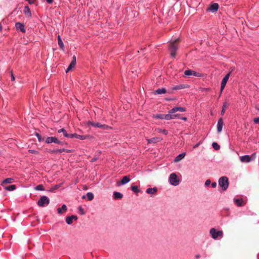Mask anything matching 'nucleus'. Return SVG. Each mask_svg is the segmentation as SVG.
Returning a JSON list of instances; mask_svg holds the SVG:
<instances>
[{
    "label": "nucleus",
    "mask_w": 259,
    "mask_h": 259,
    "mask_svg": "<svg viewBox=\"0 0 259 259\" xmlns=\"http://www.w3.org/2000/svg\"><path fill=\"white\" fill-rule=\"evenodd\" d=\"M192 70L188 69L186 70L184 72V74L186 76H191L192 75Z\"/></svg>",
    "instance_id": "4c0bfd02"
},
{
    "label": "nucleus",
    "mask_w": 259,
    "mask_h": 259,
    "mask_svg": "<svg viewBox=\"0 0 259 259\" xmlns=\"http://www.w3.org/2000/svg\"><path fill=\"white\" fill-rule=\"evenodd\" d=\"M178 39L172 41L169 44V50L170 52V56L172 58H175L176 55V52L178 50Z\"/></svg>",
    "instance_id": "f03ea898"
},
{
    "label": "nucleus",
    "mask_w": 259,
    "mask_h": 259,
    "mask_svg": "<svg viewBox=\"0 0 259 259\" xmlns=\"http://www.w3.org/2000/svg\"><path fill=\"white\" fill-rule=\"evenodd\" d=\"M11 80H15V76H14V74H13L12 72L11 73Z\"/></svg>",
    "instance_id": "6e6d98bb"
},
{
    "label": "nucleus",
    "mask_w": 259,
    "mask_h": 259,
    "mask_svg": "<svg viewBox=\"0 0 259 259\" xmlns=\"http://www.w3.org/2000/svg\"><path fill=\"white\" fill-rule=\"evenodd\" d=\"M192 75L194 76H197V77H200L201 76V75L198 72H197L196 71H192Z\"/></svg>",
    "instance_id": "79ce46f5"
},
{
    "label": "nucleus",
    "mask_w": 259,
    "mask_h": 259,
    "mask_svg": "<svg viewBox=\"0 0 259 259\" xmlns=\"http://www.w3.org/2000/svg\"><path fill=\"white\" fill-rule=\"evenodd\" d=\"M28 2L29 4H34L35 0H26Z\"/></svg>",
    "instance_id": "8fccbe9b"
},
{
    "label": "nucleus",
    "mask_w": 259,
    "mask_h": 259,
    "mask_svg": "<svg viewBox=\"0 0 259 259\" xmlns=\"http://www.w3.org/2000/svg\"><path fill=\"white\" fill-rule=\"evenodd\" d=\"M156 131L159 133H162L165 135H166L168 134V131L167 130H162L160 128H156Z\"/></svg>",
    "instance_id": "2f4dec72"
},
{
    "label": "nucleus",
    "mask_w": 259,
    "mask_h": 259,
    "mask_svg": "<svg viewBox=\"0 0 259 259\" xmlns=\"http://www.w3.org/2000/svg\"><path fill=\"white\" fill-rule=\"evenodd\" d=\"M2 26L1 23H0V31L2 30Z\"/></svg>",
    "instance_id": "bf43d9fd"
},
{
    "label": "nucleus",
    "mask_w": 259,
    "mask_h": 259,
    "mask_svg": "<svg viewBox=\"0 0 259 259\" xmlns=\"http://www.w3.org/2000/svg\"><path fill=\"white\" fill-rule=\"evenodd\" d=\"M258 110L259 111V109H258Z\"/></svg>",
    "instance_id": "e2e57ef3"
},
{
    "label": "nucleus",
    "mask_w": 259,
    "mask_h": 259,
    "mask_svg": "<svg viewBox=\"0 0 259 259\" xmlns=\"http://www.w3.org/2000/svg\"><path fill=\"white\" fill-rule=\"evenodd\" d=\"M131 181V179L129 176H125L122 178L120 181V185H125Z\"/></svg>",
    "instance_id": "dca6fc26"
},
{
    "label": "nucleus",
    "mask_w": 259,
    "mask_h": 259,
    "mask_svg": "<svg viewBox=\"0 0 259 259\" xmlns=\"http://www.w3.org/2000/svg\"><path fill=\"white\" fill-rule=\"evenodd\" d=\"M85 198V195H83L82 196V199H84Z\"/></svg>",
    "instance_id": "680f3d73"
},
{
    "label": "nucleus",
    "mask_w": 259,
    "mask_h": 259,
    "mask_svg": "<svg viewBox=\"0 0 259 259\" xmlns=\"http://www.w3.org/2000/svg\"><path fill=\"white\" fill-rule=\"evenodd\" d=\"M88 124L91 125L94 127H97L99 128H104L105 126H106V125L102 124L101 123L99 122H94L92 121H89Z\"/></svg>",
    "instance_id": "f8f14e48"
},
{
    "label": "nucleus",
    "mask_w": 259,
    "mask_h": 259,
    "mask_svg": "<svg viewBox=\"0 0 259 259\" xmlns=\"http://www.w3.org/2000/svg\"><path fill=\"white\" fill-rule=\"evenodd\" d=\"M199 257H200V255H199V254L196 255V257L197 258H199Z\"/></svg>",
    "instance_id": "052dcab7"
},
{
    "label": "nucleus",
    "mask_w": 259,
    "mask_h": 259,
    "mask_svg": "<svg viewBox=\"0 0 259 259\" xmlns=\"http://www.w3.org/2000/svg\"><path fill=\"white\" fill-rule=\"evenodd\" d=\"M58 133H62L63 134L64 136L65 137H66V138H68V136H67V135H69V134H67L66 131L64 128H63L59 130L58 131Z\"/></svg>",
    "instance_id": "c756f323"
},
{
    "label": "nucleus",
    "mask_w": 259,
    "mask_h": 259,
    "mask_svg": "<svg viewBox=\"0 0 259 259\" xmlns=\"http://www.w3.org/2000/svg\"><path fill=\"white\" fill-rule=\"evenodd\" d=\"M58 45L59 46L60 48L62 50H64V44H63V42L62 41V39H61V38L60 37V35H58Z\"/></svg>",
    "instance_id": "bb28decb"
},
{
    "label": "nucleus",
    "mask_w": 259,
    "mask_h": 259,
    "mask_svg": "<svg viewBox=\"0 0 259 259\" xmlns=\"http://www.w3.org/2000/svg\"><path fill=\"white\" fill-rule=\"evenodd\" d=\"M131 190L136 193H138L139 192L138 187L137 186H132Z\"/></svg>",
    "instance_id": "58836bf2"
},
{
    "label": "nucleus",
    "mask_w": 259,
    "mask_h": 259,
    "mask_svg": "<svg viewBox=\"0 0 259 259\" xmlns=\"http://www.w3.org/2000/svg\"><path fill=\"white\" fill-rule=\"evenodd\" d=\"M24 14L29 17H31V11L28 6H25L24 10Z\"/></svg>",
    "instance_id": "393cba45"
},
{
    "label": "nucleus",
    "mask_w": 259,
    "mask_h": 259,
    "mask_svg": "<svg viewBox=\"0 0 259 259\" xmlns=\"http://www.w3.org/2000/svg\"><path fill=\"white\" fill-rule=\"evenodd\" d=\"M210 234L213 239H221L223 237V232L221 230H217L215 228H211L210 230Z\"/></svg>",
    "instance_id": "f257e3e1"
},
{
    "label": "nucleus",
    "mask_w": 259,
    "mask_h": 259,
    "mask_svg": "<svg viewBox=\"0 0 259 259\" xmlns=\"http://www.w3.org/2000/svg\"><path fill=\"white\" fill-rule=\"evenodd\" d=\"M200 144V143H197L196 144H195L194 146H193V148L195 149V148H196L197 147H198Z\"/></svg>",
    "instance_id": "864d4df0"
},
{
    "label": "nucleus",
    "mask_w": 259,
    "mask_h": 259,
    "mask_svg": "<svg viewBox=\"0 0 259 259\" xmlns=\"http://www.w3.org/2000/svg\"><path fill=\"white\" fill-rule=\"evenodd\" d=\"M229 76H230V73L227 74L222 80L221 85V90H220V91H221L220 95H221L222 92L223 91V90L226 85V83L229 79Z\"/></svg>",
    "instance_id": "423d86ee"
},
{
    "label": "nucleus",
    "mask_w": 259,
    "mask_h": 259,
    "mask_svg": "<svg viewBox=\"0 0 259 259\" xmlns=\"http://www.w3.org/2000/svg\"><path fill=\"white\" fill-rule=\"evenodd\" d=\"M28 152L30 153L35 154H37L38 153V151L35 150H32V149H29L28 150Z\"/></svg>",
    "instance_id": "c03bdc74"
},
{
    "label": "nucleus",
    "mask_w": 259,
    "mask_h": 259,
    "mask_svg": "<svg viewBox=\"0 0 259 259\" xmlns=\"http://www.w3.org/2000/svg\"><path fill=\"white\" fill-rule=\"evenodd\" d=\"M185 155H186L185 152H183V153H182L179 154L175 157V158L174 159V162H178L181 161L182 159H183L185 157Z\"/></svg>",
    "instance_id": "2eb2a0df"
},
{
    "label": "nucleus",
    "mask_w": 259,
    "mask_h": 259,
    "mask_svg": "<svg viewBox=\"0 0 259 259\" xmlns=\"http://www.w3.org/2000/svg\"><path fill=\"white\" fill-rule=\"evenodd\" d=\"M35 189L37 191H42L44 190V188L42 185H38L35 188Z\"/></svg>",
    "instance_id": "ea45409f"
},
{
    "label": "nucleus",
    "mask_w": 259,
    "mask_h": 259,
    "mask_svg": "<svg viewBox=\"0 0 259 259\" xmlns=\"http://www.w3.org/2000/svg\"><path fill=\"white\" fill-rule=\"evenodd\" d=\"M15 26L17 29L20 30L21 31L23 32H25V26L22 23L17 22L15 24Z\"/></svg>",
    "instance_id": "f3484780"
},
{
    "label": "nucleus",
    "mask_w": 259,
    "mask_h": 259,
    "mask_svg": "<svg viewBox=\"0 0 259 259\" xmlns=\"http://www.w3.org/2000/svg\"><path fill=\"white\" fill-rule=\"evenodd\" d=\"M234 202L235 203V204L236 205H237L238 206H243L245 204L244 202L243 201V200H242V198H240V199L235 198L234 199Z\"/></svg>",
    "instance_id": "6ab92c4d"
},
{
    "label": "nucleus",
    "mask_w": 259,
    "mask_h": 259,
    "mask_svg": "<svg viewBox=\"0 0 259 259\" xmlns=\"http://www.w3.org/2000/svg\"><path fill=\"white\" fill-rule=\"evenodd\" d=\"M227 106H228V104H227V103L226 102L224 103L223 105V107H222V111H221V114L222 115H224V114L225 113V111H226V109L227 107Z\"/></svg>",
    "instance_id": "c9c22d12"
},
{
    "label": "nucleus",
    "mask_w": 259,
    "mask_h": 259,
    "mask_svg": "<svg viewBox=\"0 0 259 259\" xmlns=\"http://www.w3.org/2000/svg\"><path fill=\"white\" fill-rule=\"evenodd\" d=\"M161 139L159 138H152L151 139H147V141L148 143H156L157 142H158L160 141Z\"/></svg>",
    "instance_id": "412c9836"
},
{
    "label": "nucleus",
    "mask_w": 259,
    "mask_h": 259,
    "mask_svg": "<svg viewBox=\"0 0 259 259\" xmlns=\"http://www.w3.org/2000/svg\"><path fill=\"white\" fill-rule=\"evenodd\" d=\"M219 9V5L217 3H214L212 4L210 7L209 8L208 10L209 11H211L213 12L217 11Z\"/></svg>",
    "instance_id": "aec40b11"
},
{
    "label": "nucleus",
    "mask_w": 259,
    "mask_h": 259,
    "mask_svg": "<svg viewBox=\"0 0 259 259\" xmlns=\"http://www.w3.org/2000/svg\"><path fill=\"white\" fill-rule=\"evenodd\" d=\"M67 136H68V138H74L81 140H85L86 139V136L78 135L77 134H69V135H67Z\"/></svg>",
    "instance_id": "6e6552de"
},
{
    "label": "nucleus",
    "mask_w": 259,
    "mask_h": 259,
    "mask_svg": "<svg viewBox=\"0 0 259 259\" xmlns=\"http://www.w3.org/2000/svg\"><path fill=\"white\" fill-rule=\"evenodd\" d=\"M77 219V217L76 215H71L69 217H67L66 218V223L68 225H70L73 223V220H76Z\"/></svg>",
    "instance_id": "ddd939ff"
},
{
    "label": "nucleus",
    "mask_w": 259,
    "mask_h": 259,
    "mask_svg": "<svg viewBox=\"0 0 259 259\" xmlns=\"http://www.w3.org/2000/svg\"><path fill=\"white\" fill-rule=\"evenodd\" d=\"M219 185L224 191L226 190L229 186L228 179L227 177H222L219 180Z\"/></svg>",
    "instance_id": "7ed1b4c3"
},
{
    "label": "nucleus",
    "mask_w": 259,
    "mask_h": 259,
    "mask_svg": "<svg viewBox=\"0 0 259 259\" xmlns=\"http://www.w3.org/2000/svg\"><path fill=\"white\" fill-rule=\"evenodd\" d=\"M240 161L243 163H248L252 160L251 157L248 155H245L240 157Z\"/></svg>",
    "instance_id": "1a4fd4ad"
},
{
    "label": "nucleus",
    "mask_w": 259,
    "mask_h": 259,
    "mask_svg": "<svg viewBox=\"0 0 259 259\" xmlns=\"http://www.w3.org/2000/svg\"><path fill=\"white\" fill-rule=\"evenodd\" d=\"M169 182L171 185L174 186H177L179 185L180 181L175 173H172L170 175L169 177Z\"/></svg>",
    "instance_id": "39448f33"
},
{
    "label": "nucleus",
    "mask_w": 259,
    "mask_h": 259,
    "mask_svg": "<svg viewBox=\"0 0 259 259\" xmlns=\"http://www.w3.org/2000/svg\"><path fill=\"white\" fill-rule=\"evenodd\" d=\"M35 135H36V137L37 138L38 141L39 142H40L42 141V139L41 138V136L39 134L36 133Z\"/></svg>",
    "instance_id": "37998d69"
},
{
    "label": "nucleus",
    "mask_w": 259,
    "mask_h": 259,
    "mask_svg": "<svg viewBox=\"0 0 259 259\" xmlns=\"http://www.w3.org/2000/svg\"><path fill=\"white\" fill-rule=\"evenodd\" d=\"M211 184V181L210 180H207L205 182V186L206 187L208 186Z\"/></svg>",
    "instance_id": "a18cd8bd"
},
{
    "label": "nucleus",
    "mask_w": 259,
    "mask_h": 259,
    "mask_svg": "<svg viewBox=\"0 0 259 259\" xmlns=\"http://www.w3.org/2000/svg\"><path fill=\"white\" fill-rule=\"evenodd\" d=\"M212 146L213 148V149L216 150H218L220 149V146L216 142H213L212 144Z\"/></svg>",
    "instance_id": "e433bc0d"
},
{
    "label": "nucleus",
    "mask_w": 259,
    "mask_h": 259,
    "mask_svg": "<svg viewBox=\"0 0 259 259\" xmlns=\"http://www.w3.org/2000/svg\"><path fill=\"white\" fill-rule=\"evenodd\" d=\"M188 87V85L187 84H179V85H177L174 86V87H172V90H179L186 89V88H187Z\"/></svg>",
    "instance_id": "a211bd4d"
},
{
    "label": "nucleus",
    "mask_w": 259,
    "mask_h": 259,
    "mask_svg": "<svg viewBox=\"0 0 259 259\" xmlns=\"http://www.w3.org/2000/svg\"><path fill=\"white\" fill-rule=\"evenodd\" d=\"M180 118L184 121H186L187 120V118L186 117H180Z\"/></svg>",
    "instance_id": "4d7b16f0"
},
{
    "label": "nucleus",
    "mask_w": 259,
    "mask_h": 259,
    "mask_svg": "<svg viewBox=\"0 0 259 259\" xmlns=\"http://www.w3.org/2000/svg\"><path fill=\"white\" fill-rule=\"evenodd\" d=\"M50 152L51 153H54V154H58V153H59V152L58 151V149L51 150V151H50Z\"/></svg>",
    "instance_id": "09e8293b"
},
{
    "label": "nucleus",
    "mask_w": 259,
    "mask_h": 259,
    "mask_svg": "<svg viewBox=\"0 0 259 259\" xmlns=\"http://www.w3.org/2000/svg\"><path fill=\"white\" fill-rule=\"evenodd\" d=\"M223 125L224 122L223 119L222 118L219 119L217 123V131L218 133H220L222 132Z\"/></svg>",
    "instance_id": "9d476101"
},
{
    "label": "nucleus",
    "mask_w": 259,
    "mask_h": 259,
    "mask_svg": "<svg viewBox=\"0 0 259 259\" xmlns=\"http://www.w3.org/2000/svg\"><path fill=\"white\" fill-rule=\"evenodd\" d=\"M50 203V199L46 196H41L37 201V205L40 207H45Z\"/></svg>",
    "instance_id": "20e7f679"
},
{
    "label": "nucleus",
    "mask_w": 259,
    "mask_h": 259,
    "mask_svg": "<svg viewBox=\"0 0 259 259\" xmlns=\"http://www.w3.org/2000/svg\"><path fill=\"white\" fill-rule=\"evenodd\" d=\"M153 117L157 119H164L163 114H157L153 115Z\"/></svg>",
    "instance_id": "72a5a7b5"
},
{
    "label": "nucleus",
    "mask_w": 259,
    "mask_h": 259,
    "mask_svg": "<svg viewBox=\"0 0 259 259\" xmlns=\"http://www.w3.org/2000/svg\"><path fill=\"white\" fill-rule=\"evenodd\" d=\"M211 187L212 188H215L217 187V183L216 182H213L211 184Z\"/></svg>",
    "instance_id": "3c124183"
},
{
    "label": "nucleus",
    "mask_w": 259,
    "mask_h": 259,
    "mask_svg": "<svg viewBox=\"0 0 259 259\" xmlns=\"http://www.w3.org/2000/svg\"><path fill=\"white\" fill-rule=\"evenodd\" d=\"M87 197L89 201H91L94 199V194L92 192H88L87 194Z\"/></svg>",
    "instance_id": "473e14b6"
},
{
    "label": "nucleus",
    "mask_w": 259,
    "mask_h": 259,
    "mask_svg": "<svg viewBox=\"0 0 259 259\" xmlns=\"http://www.w3.org/2000/svg\"><path fill=\"white\" fill-rule=\"evenodd\" d=\"M250 157H251V159H252V160H253L254 159H255V158L256 157V154L255 153L252 154Z\"/></svg>",
    "instance_id": "603ef678"
},
{
    "label": "nucleus",
    "mask_w": 259,
    "mask_h": 259,
    "mask_svg": "<svg viewBox=\"0 0 259 259\" xmlns=\"http://www.w3.org/2000/svg\"><path fill=\"white\" fill-rule=\"evenodd\" d=\"M76 64V57L75 56H74L72 58V60L71 62V63L69 64V66L67 68L66 70V72H68L70 70L72 69V68H73Z\"/></svg>",
    "instance_id": "9b49d317"
},
{
    "label": "nucleus",
    "mask_w": 259,
    "mask_h": 259,
    "mask_svg": "<svg viewBox=\"0 0 259 259\" xmlns=\"http://www.w3.org/2000/svg\"><path fill=\"white\" fill-rule=\"evenodd\" d=\"M45 142L47 144L55 143L56 144H60L61 143V142L57 138L55 137H47L45 140Z\"/></svg>",
    "instance_id": "0eeeda50"
},
{
    "label": "nucleus",
    "mask_w": 259,
    "mask_h": 259,
    "mask_svg": "<svg viewBox=\"0 0 259 259\" xmlns=\"http://www.w3.org/2000/svg\"><path fill=\"white\" fill-rule=\"evenodd\" d=\"M166 92V91L165 89H164V88L158 89L157 90H156V91H155V93L156 94H158V95L162 94H165Z\"/></svg>",
    "instance_id": "cd10ccee"
},
{
    "label": "nucleus",
    "mask_w": 259,
    "mask_h": 259,
    "mask_svg": "<svg viewBox=\"0 0 259 259\" xmlns=\"http://www.w3.org/2000/svg\"><path fill=\"white\" fill-rule=\"evenodd\" d=\"M67 210V206L65 204H63L61 208H58L57 209V212L59 214H61L63 213V211L65 212Z\"/></svg>",
    "instance_id": "a878e982"
},
{
    "label": "nucleus",
    "mask_w": 259,
    "mask_h": 259,
    "mask_svg": "<svg viewBox=\"0 0 259 259\" xmlns=\"http://www.w3.org/2000/svg\"><path fill=\"white\" fill-rule=\"evenodd\" d=\"M186 111V108L184 107H175L171 109V112H174V113H175L176 112H177L178 111L183 112Z\"/></svg>",
    "instance_id": "4468645a"
},
{
    "label": "nucleus",
    "mask_w": 259,
    "mask_h": 259,
    "mask_svg": "<svg viewBox=\"0 0 259 259\" xmlns=\"http://www.w3.org/2000/svg\"><path fill=\"white\" fill-rule=\"evenodd\" d=\"M58 188H59V186H58V185H56V186H55L54 189H57Z\"/></svg>",
    "instance_id": "13d9d810"
},
{
    "label": "nucleus",
    "mask_w": 259,
    "mask_h": 259,
    "mask_svg": "<svg viewBox=\"0 0 259 259\" xmlns=\"http://www.w3.org/2000/svg\"><path fill=\"white\" fill-rule=\"evenodd\" d=\"M14 181V179L13 178H7L5 180H4L3 181V182H2V185H3V184H10V183H12Z\"/></svg>",
    "instance_id": "7c9ffc66"
},
{
    "label": "nucleus",
    "mask_w": 259,
    "mask_h": 259,
    "mask_svg": "<svg viewBox=\"0 0 259 259\" xmlns=\"http://www.w3.org/2000/svg\"><path fill=\"white\" fill-rule=\"evenodd\" d=\"M98 159V158L97 157H94L91 160V162H95Z\"/></svg>",
    "instance_id": "5fc2aeb1"
},
{
    "label": "nucleus",
    "mask_w": 259,
    "mask_h": 259,
    "mask_svg": "<svg viewBox=\"0 0 259 259\" xmlns=\"http://www.w3.org/2000/svg\"><path fill=\"white\" fill-rule=\"evenodd\" d=\"M78 209L80 212V214H84V211L83 210V209L82 208L81 206H79L78 207Z\"/></svg>",
    "instance_id": "49530a36"
},
{
    "label": "nucleus",
    "mask_w": 259,
    "mask_h": 259,
    "mask_svg": "<svg viewBox=\"0 0 259 259\" xmlns=\"http://www.w3.org/2000/svg\"><path fill=\"white\" fill-rule=\"evenodd\" d=\"M254 122L256 124H259V117L255 118L253 120Z\"/></svg>",
    "instance_id": "de8ad7c7"
},
{
    "label": "nucleus",
    "mask_w": 259,
    "mask_h": 259,
    "mask_svg": "<svg viewBox=\"0 0 259 259\" xmlns=\"http://www.w3.org/2000/svg\"><path fill=\"white\" fill-rule=\"evenodd\" d=\"M16 186L15 185H10L9 186L6 187L5 189L9 191H12L15 190Z\"/></svg>",
    "instance_id": "c85d7f7f"
},
{
    "label": "nucleus",
    "mask_w": 259,
    "mask_h": 259,
    "mask_svg": "<svg viewBox=\"0 0 259 259\" xmlns=\"http://www.w3.org/2000/svg\"><path fill=\"white\" fill-rule=\"evenodd\" d=\"M171 113H174V112H171V109L168 111V112L166 114H164V119L166 120H170L173 119V117L171 116Z\"/></svg>",
    "instance_id": "b1692460"
},
{
    "label": "nucleus",
    "mask_w": 259,
    "mask_h": 259,
    "mask_svg": "<svg viewBox=\"0 0 259 259\" xmlns=\"http://www.w3.org/2000/svg\"><path fill=\"white\" fill-rule=\"evenodd\" d=\"M157 191V189L155 187L149 188L146 190V193L151 195L155 194Z\"/></svg>",
    "instance_id": "4be33fe9"
},
{
    "label": "nucleus",
    "mask_w": 259,
    "mask_h": 259,
    "mask_svg": "<svg viewBox=\"0 0 259 259\" xmlns=\"http://www.w3.org/2000/svg\"><path fill=\"white\" fill-rule=\"evenodd\" d=\"M180 115L176 113V112L175 113H171V116L173 117V119L180 118Z\"/></svg>",
    "instance_id": "a19ab883"
},
{
    "label": "nucleus",
    "mask_w": 259,
    "mask_h": 259,
    "mask_svg": "<svg viewBox=\"0 0 259 259\" xmlns=\"http://www.w3.org/2000/svg\"><path fill=\"white\" fill-rule=\"evenodd\" d=\"M113 197L115 199H120L123 197V195L120 192H114L113 193Z\"/></svg>",
    "instance_id": "5701e85b"
},
{
    "label": "nucleus",
    "mask_w": 259,
    "mask_h": 259,
    "mask_svg": "<svg viewBox=\"0 0 259 259\" xmlns=\"http://www.w3.org/2000/svg\"><path fill=\"white\" fill-rule=\"evenodd\" d=\"M58 151L59 152V153H61L63 152H65L66 153H70V152H72V150L67 149L63 148V149H58Z\"/></svg>",
    "instance_id": "f704fd0d"
}]
</instances>
